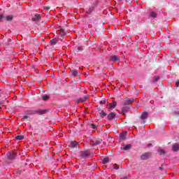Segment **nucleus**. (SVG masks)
<instances>
[{
  "label": "nucleus",
  "instance_id": "nucleus-37",
  "mask_svg": "<svg viewBox=\"0 0 179 179\" xmlns=\"http://www.w3.org/2000/svg\"><path fill=\"white\" fill-rule=\"evenodd\" d=\"M120 179H128V177L127 176H125L124 178H121Z\"/></svg>",
  "mask_w": 179,
  "mask_h": 179
},
{
  "label": "nucleus",
  "instance_id": "nucleus-1",
  "mask_svg": "<svg viewBox=\"0 0 179 179\" xmlns=\"http://www.w3.org/2000/svg\"><path fill=\"white\" fill-rule=\"evenodd\" d=\"M48 113V110H26V113L27 115H35V114H38L39 115H43V114H47Z\"/></svg>",
  "mask_w": 179,
  "mask_h": 179
},
{
  "label": "nucleus",
  "instance_id": "nucleus-34",
  "mask_svg": "<svg viewBox=\"0 0 179 179\" xmlns=\"http://www.w3.org/2000/svg\"><path fill=\"white\" fill-rule=\"evenodd\" d=\"M164 154H165L164 150H161L159 151V155H164Z\"/></svg>",
  "mask_w": 179,
  "mask_h": 179
},
{
  "label": "nucleus",
  "instance_id": "nucleus-3",
  "mask_svg": "<svg viewBox=\"0 0 179 179\" xmlns=\"http://www.w3.org/2000/svg\"><path fill=\"white\" fill-rule=\"evenodd\" d=\"M109 61L110 62L116 63V64H120L121 62V56L118 55H111L109 57Z\"/></svg>",
  "mask_w": 179,
  "mask_h": 179
},
{
  "label": "nucleus",
  "instance_id": "nucleus-32",
  "mask_svg": "<svg viewBox=\"0 0 179 179\" xmlns=\"http://www.w3.org/2000/svg\"><path fill=\"white\" fill-rule=\"evenodd\" d=\"M101 104H106V103H107V101L106 100H102V101H100L99 102Z\"/></svg>",
  "mask_w": 179,
  "mask_h": 179
},
{
  "label": "nucleus",
  "instance_id": "nucleus-15",
  "mask_svg": "<svg viewBox=\"0 0 179 179\" xmlns=\"http://www.w3.org/2000/svg\"><path fill=\"white\" fill-rule=\"evenodd\" d=\"M41 19V15L36 14L34 17L33 18L34 22H38Z\"/></svg>",
  "mask_w": 179,
  "mask_h": 179
},
{
  "label": "nucleus",
  "instance_id": "nucleus-24",
  "mask_svg": "<svg viewBox=\"0 0 179 179\" xmlns=\"http://www.w3.org/2000/svg\"><path fill=\"white\" fill-rule=\"evenodd\" d=\"M134 101V99H128L127 101H125V105L129 106V104H132Z\"/></svg>",
  "mask_w": 179,
  "mask_h": 179
},
{
  "label": "nucleus",
  "instance_id": "nucleus-5",
  "mask_svg": "<svg viewBox=\"0 0 179 179\" xmlns=\"http://www.w3.org/2000/svg\"><path fill=\"white\" fill-rule=\"evenodd\" d=\"M148 117H149V113H148L147 112H143L140 114L141 124H145V122H146V120H148Z\"/></svg>",
  "mask_w": 179,
  "mask_h": 179
},
{
  "label": "nucleus",
  "instance_id": "nucleus-18",
  "mask_svg": "<svg viewBox=\"0 0 179 179\" xmlns=\"http://www.w3.org/2000/svg\"><path fill=\"white\" fill-rule=\"evenodd\" d=\"M117 107V101H113L109 104V108H115Z\"/></svg>",
  "mask_w": 179,
  "mask_h": 179
},
{
  "label": "nucleus",
  "instance_id": "nucleus-41",
  "mask_svg": "<svg viewBox=\"0 0 179 179\" xmlns=\"http://www.w3.org/2000/svg\"><path fill=\"white\" fill-rule=\"evenodd\" d=\"M138 121H141V120H138Z\"/></svg>",
  "mask_w": 179,
  "mask_h": 179
},
{
  "label": "nucleus",
  "instance_id": "nucleus-8",
  "mask_svg": "<svg viewBox=\"0 0 179 179\" xmlns=\"http://www.w3.org/2000/svg\"><path fill=\"white\" fill-rule=\"evenodd\" d=\"M117 117V114H115V113L114 112H111L110 113H109L108 115V120L109 121H111L113 120H114V118H115Z\"/></svg>",
  "mask_w": 179,
  "mask_h": 179
},
{
  "label": "nucleus",
  "instance_id": "nucleus-29",
  "mask_svg": "<svg viewBox=\"0 0 179 179\" xmlns=\"http://www.w3.org/2000/svg\"><path fill=\"white\" fill-rule=\"evenodd\" d=\"M159 77H155L154 80H153L154 83H156V82H157V80H159Z\"/></svg>",
  "mask_w": 179,
  "mask_h": 179
},
{
  "label": "nucleus",
  "instance_id": "nucleus-38",
  "mask_svg": "<svg viewBox=\"0 0 179 179\" xmlns=\"http://www.w3.org/2000/svg\"><path fill=\"white\" fill-rule=\"evenodd\" d=\"M159 170H164V168L163 167H159Z\"/></svg>",
  "mask_w": 179,
  "mask_h": 179
},
{
  "label": "nucleus",
  "instance_id": "nucleus-39",
  "mask_svg": "<svg viewBox=\"0 0 179 179\" xmlns=\"http://www.w3.org/2000/svg\"><path fill=\"white\" fill-rule=\"evenodd\" d=\"M5 45H9V43H5Z\"/></svg>",
  "mask_w": 179,
  "mask_h": 179
},
{
  "label": "nucleus",
  "instance_id": "nucleus-28",
  "mask_svg": "<svg viewBox=\"0 0 179 179\" xmlns=\"http://www.w3.org/2000/svg\"><path fill=\"white\" fill-rule=\"evenodd\" d=\"M113 169H114V170H118V169H120V165H117V164H113Z\"/></svg>",
  "mask_w": 179,
  "mask_h": 179
},
{
  "label": "nucleus",
  "instance_id": "nucleus-2",
  "mask_svg": "<svg viewBox=\"0 0 179 179\" xmlns=\"http://www.w3.org/2000/svg\"><path fill=\"white\" fill-rule=\"evenodd\" d=\"M12 22L13 20V15H3V14H0V22Z\"/></svg>",
  "mask_w": 179,
  "mask_h": 179
},
{
  "label": "nucleus",
  "instance_id": "nucleus-14",
  "mask_svg": "<svg viewBox=\"0 0 179 179\" xmlns=\"http://www.w3.org/2000/svg\"><path fill=\"white\" fill-rule=\"evenodd\" d=\"M128 111H129V107H128V106H124L122 109V113L123 115H125V114H127V113H128Z\"/></svg>",
  "mask_w": 179,
  "mask_h": 179
},
{
  "label": "nucleus",
  "instance_id": "nucleus-6",
  "mask_svg": "<svg viewBox=\"0 0 179 179\" xmlns=\"http://www.w3.org/2000/svg\"><path fill=\"white\" fill-rule=\"evenodd\" d=\"M96 6H97V3H93L91 7L87 10V15H90V13H92L93 10H94V8H96Z\"/></svg>",
  "mask_w": 179,
  "mask_h": 179
},
{
  "label": "nucleus",
  "instance_id": "nucleus-21",
  "mask_svg": "<svg viewBox=\"0 0 179 179\" xmlns=\"http://www.w3.org/2000/svg\"><path fill=\"white\" fill-rule=\"evenodd\" d=\"M23 139H24V136H23V135H20V136H15V141H23Z\"/></svg>",
  "mask_w": 179,
  "mask_h": 179
},
{
  "label": "nucleus",
  "instance_id": "nucleus-23",
  "mask_svg": "<svg viewBox=\"0 0 179 179\" xmlns=\"http://www.w3.org/2000/svg\"><path fill=\"white\" fill-rule=\"evenodd\" d=\"M22 120L29 121V120H30V116L25 113V115L22 117Z\"/></svg>",
  "mask_w": 179,
  "mask_h": 179
},
{
  "label": "nucleus",
  "instance_id": "nucleus-31",
  "mask_svg": "<svg viewBox=\"0 0 179 179\" xmlns=\"http://www.w3.org/2000/svg\"><path fill=\"white\" fill-rule=\"evenodd\" d=\"M3 104H5V101L0 100V107H1V106H3Z\"/></svg>",
  "mask_w": 179,
  "mask_h": 179
},
{
  "label": "nucleus",
  "instance_id": "nucleus-30",
  "mask_svg": "<svg viewBox=\"0 0 179 179\" xmlns=\"http://www.w3.org/2000/svg\"><path fill=\"white\" fill-rule=\"evenodd\" d=\"M43 9H44L45 10H50V7H49V6H44V7H43Z\"/></svg>",
  "mask_w": 179,
  "mask_h": 179
},
{
  "label": "nucleus",
  "instance_id": "nucleus-9",
  "mask_svg": "<svg viewBox=\"0 0 179 179\" xmlns=\"http://www.w3.org/2000/svg\"><path fill=\"white\" fill-rule=\"evenodd\" d=\"M150 155V153L149 152L144 153L141 156V160H148Z\"/></svg>",
  "mask_w": 179,
  "mask_h": 179
},
{
  "label": "nucleus",
  "instance_id": "nucleus-11",
  "mask_svg": "<svg viewBox=\"0 0 179 179\" xmlns=\"http://www.w3.org/2000/svg\"><path fill=\"white\" fill-rule=\"evenodd\" d=\"M172 150H173V152H178V150H179V144L178 143H174L172 146Z\"/></svg>",
  "mask_w": 179,
  "mask_h": 179
},
{
  "label": "nucleus",
  "instance_id": "nucleus-4",
  "mask_svg": "<svg viewBox=\"0 0 179 179\" xmlns=\"http://www.w3.org/2000/svg\"><path fill=\"white\" fill-rule=\"evenodd\" d=\"M16 156H17V152L10 151L6 154V157L8 160H15L16 159Z\"/></svg>",
  "mask_w": 179,
  "mask_h": 179
},
{
  "label": "nucleus",
  "instance_id": "nucleus-10",
  "mask_svg": "<svg viewBox=\"0 0 179 179\" xmlns=\"http://www.w3.org/2000/svg\"><path fill=\"white\" fill-rule=\"evenodd\" d=\"M70 146H71V148H78L79 149V142L71 141Z\"/></svg>",
  "mask_w": 179,
  "mask_h": 179
},
{
  "label": "nucleus",
  "instance_id": "nucleus-19",
  "mask_svg": "<svg viewBox=\"0 0 179 179\" xmlns=\"http://www.w3.org/2000/svg\"><path fill=\"white\" fill-rule=\"evenodd\" d=\"M101 142H103V140L98 139L97 141L94 142V143L92 144V146H97V145H100Z\"/></svg>",
  "mask_w": 179,
  "mask_h": 179
},
{
  "label": "nucleus",
  "instance_id": "nucleus-33",
  "mask_svg": "<svg viewBox=\"0 0 179 179\" xmlns=\"http://www.w3.org/2000/svg\"><path fill=\"white\" fill-rule=\"evenodd\" d=\"M91 128H92V129H96V125L94 124H91Z\"/></svg>",
  "mask_w": 179,
  "mask_h": 179
},
{
  "label": "nucleus",
  "instance_id": "nucleus-26",
  "mask_svg": "<svg viewBox=\"0 0 179 179\" xmlns=\"http://www.w3.org/2000/svg\"><path fill=\"white\" fill-rule=\"evenodd\" d=\"M99 115H101V117H107V113H106V112H104L103 110H102L101 113H99Z\"/></svg>",
  "mask_w": 179,
  "mask_h": 179
},
{
  "label": "nucleus",
  "instance_id": "nucleus-36",
  "mask_svg": "<svg viewBox=\"0 0 179 179\" xmlns=\"http://www.w3.org/2000/svg\"><path fill=\"white\" fill-rule=\"evenodd\" d=\"M176 87H178L179 86V80L176 82Z\"/></svg>",
  "mask_w": 179,
  "mask_h": 179
},
{
  "label": "nucleus",
  "instance_id": "nucleus-35",
  "mask_svg": "<svg viewBox=\"0 0 179 179\" xmlns=\"http://www.w3.org/2000/svg\"><path fill=\"white\" fill-rule=\"evenodd\" d=\"M77 50H78V51H82V46H78Z\"/></svg>",
  "mask_w": 179,
  "mask_h": 179
},
{
  "label": "nucleus",
  "instance_id": "nucleus-27",
  "mask_svg": "<svg viewBox=\"0 0 179 179\" xmlns=\"http://www.w3.org/2000/svg\"><path fill=\"white\" fill-rule=\"evenodd\" d=\"M150 16L151 17H153V19H155L157 17V14L156 13H151Z\"/></svg>",
  "mask_w": 179,
  "mask_h": 179
},
{
  "label": "nucleus",
  "instance_id": "nucleus-13",
  "mask_svg": "<svg viewBox=\"0 0 179 179\" xmlns=\"http://www.w3.org/2000/svg\"><path fill=\"white\" fill-rule=\"evenodd\" d=\"M58 41H59V39L55 38L54 39H52L50 41V45H55V44H57V43H58Z\"/></svg>",
  "mask_w": 179,
  "mask_h": 179
},
{
  "label": "nucleus",
  "instance_id": "nucleus-20",
  "mask_svg": "<svg viewBox=\"0 0 179 179\" xmlns=\"http://www.w3.org/2000/svg\"><path fill=\"white\" fill-rule=\"evenodd\" d=\"M110 162V159L108 157H105L101 160L102 164H107Z\"/></svg>",
  "mask_w": 179,
  "mask_h": 179
},
{
  "label": "nucleus",
  "instance_id": "nucleus-22",
  "mask_svg": "<svg viewBox=\"0 0 179 179\" xmlns=\"http://www.w3.org/2000/svg\"><path fill=\"white\" fill-rule=\"evenodd\" d=\"M120 137L122 141H125V138L127 137V132L120 134Z\"/></svg>",
  "mask_w": 179,
  "mask_h": 179
},
{
  "label": "nucleus",
  "instance_id": "nucleus-40",
  "mask_svg": "<svg viewBox=\"0 0 179 179\" xmlns=\"http://www.w3.org/2000/svg\"><path fill=\"white\" fill-rule=\"evenodd\" d=\"M6 43H8V40H6Z\"/></svg>",
  "mask_w": 179,
  "mask_h": 179
},
{
  "label": "nucleus",
  "instance_id": "nucleus-25",
  "mask_svg": "<svg viewBox=\"0 0 179 179\" xmlns=\"http://www.w3.org/2000/svg\"><path fill=\"white\" fill-rule=\"evenodd\" d=\"M42 99L44 101H47L48 100H50V96L48 95H43Z\"/></svg>",
  "mask_w": 179,
  "mask_h": 179
},
{
  "label": "nucleus",
  "instance_id": "nucleus-17",
  "mask_svg": "<svg viewBox=\"0 0 179 179\" xmlns=\"http://www.w3.org/2000/svg\"><path fill=\"white\" fill-rule=\"evenodd\" d=\"M71 75L73 76H78V75H79V71H78V70L75 69V70H71Z\"/></svg>",
  "mask_w": 179,
  "mask_h": 179
},
{
  "label": "nucleus",
  "instance_id": "nucleus-12",
  "mask_svg": "<svg viewBox=\"0 0 179 179\" xmlns=\"http://www.w3.org/2000/svg\"><path fill=\"white\" fill-rule=\"evenodd\" d=\"M89 99V96H85L83 98H80L78 99V103H85V101H86V100H87Z\"/></svg>",
  "mask_w": 179,
  "mask_h": 179
},
{
  "label": "nucleus",
  "instance_id": "nucleus-7",
  "mask_svg": "<svg viewBox=\"0 0 179 179\" xmlns=\"http://www.w3.org/2000/svg\"><path fill=\"white\" fill-rule=\"evenodd\" d=\"M131 149H132V145L131 144L124 145L123 148H122L123 152H128V150H131Z\"/></svg>",
  "mask_w": 179,
  "mask_h": 179
},
{
  "label": "nucleus",
  "instance_id": "nucleus-16",
  "mask_svg": "<svg viewBox=\"0 0 179 179\" xmlns=\"http://www.w3.org/2000/svg\"><path fill=\"white\" fill-rule=\"evenodd\" d=\"M90 153H89V151H83L81 154L82 157L85 159V157H89Z\"/></svg>",
  "mask_w": 179,
  "mask_h": 179
}]
</instances>
